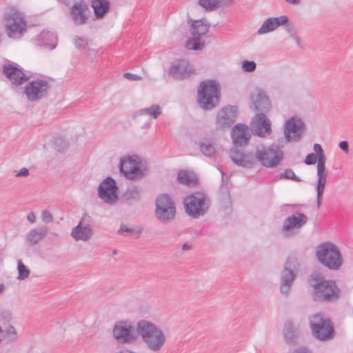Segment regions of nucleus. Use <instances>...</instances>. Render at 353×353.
<instances>
[{
	"label": "nucleus",
	"mask_w": 353,
	"mask_h": 353,
	"mask_svg": "<svg viewBox=\"0 0 353 353\" xmlns=\"http://www.w3.org/2000/svg\"><path fill=\"white\" fill-rule=\"evenodd\" d=\"M312 290V297L317 302H336L341 296V290L334 279H327L319 271L313 272L307 279Z\"/></svg>",
	"instance_id": "nucleus-1"
},
{
	"label": "nucleus",
	"mask_w": 353,
	"mask_h": 353,
	"mask_svg": "<svg viewBox=\"0 0 353 353\" xmlns=\"http://www.w3.org/2000/svg\"><path fill=\"white\" fill-rule=\"evenodd\" d=\"M137 332L142 342L151 352H160L166 342V336L163 330L154 323L142 319L137 323Z\"/></svg>",
	"instance_id": "nucleus-2"
},
{
	"label": "nucleus",
	"mask_w": 353,
	"mask_h": 353,
	"mask_svg": "<svg viewBox=\"0 0 353 353\" xmlns=\"http://www.w3.org/2000/svg\"><path fill=\"white\" fill-rule=\"evenodd\" d=\"M315 256L323 267L330 270H339L343 263L340 249L332 241H327L319 243L316 248Z\"/></svg>",
	"instance_id": "nucleus-3"
},
{
	"label": "nucleus",
	"mask_w": 353,
	"mask_h": 353,
	"mask_svg": "<svg viewBox=\"0 0 353 353\" xmlns=\"http://www.w3.org/2000/svg\"><path fill=\"white\" fill-rule=\"evenodd\" d=\"M119 170L127 179L138 181L147 175L148 168L145 159L132 154L124 156L120 159Z\"/></svg>",
	"instance_id": "nucleus-4"
},
{
	"label": "nucleus",
	"mask_w": 353,
	"mask_h": 353,
	"mask_svg": "<svg viewBox=\"0 0 353 353\" xmlns=\"http://www.w3.org/2000/svg\"><path fill=\"white\" fill-rule=\"evenodd\" d=\"M221 98L219 85L214 80L202 81L199 85L197 102L205 110H210L217 106Z\"/></svg>",
	"instance_id": "nucleus-5"
},
{
	"label": "nucleus",
	"mask_w": 353,
	"mask_h": 353,
	"mask_svg": "<svg viewBox=\"0 0 353 353\" xmlns=\"http://www.w3.org/2000/svg\"><path fill=\"white\" fill-rule=\"evenodd\" d=\"M312 335L316 340L327 342L335 336L333 324L330 319L321 314H315L309 319Z\"/></svg>",
	"instance_id": "nucleus-6"
},
{
	"label": "nucleus",
	"mask_w": 353,
	"mask_h": 353,
	"mask_svg": "<svg viewBox=\"0 0 353 353\" xmlns=\"http://www.w3.org/2000/svg\"><path fill=\"white\" fill-rule=\"evenodd\" d=\"M255 157L263 166L274 168L283 161L284 153L278 145H272L268 147L260 145L256 148Z\"/></svg>",
	"instance_id": "nucleus-7"
},
{
	"label": "nucleus",
	"mask_w": 353,
	"mask_h": 353,
	"mask_svg": "<svg viewBox=\"0 0 353 353\" xmlns=\"http://www.w3.org/2000/svg\"><path fill=\"white\" fill-rule=\"evenodd\" d=\"M155 205V217L160 223L168 224L174 220L176 212V205L168 194L159 195L156 199Z\"/></svg>",
	"instance_id": "nucleus-8"
},
{
	"label": "nucleus",
	"mask_w": 353,
	"mask_h": 353,
	"mask_svg": "<svg viewBox=\"0 0 353 353\" xmlns=\"http://www.w3.org/2000/svg\"><path fill=\"white\" fill-rule=\"evenodd\" d=\"M186 213L194 219L203 216L210 208V200L203 193L192 194L184 199Z\"/></svg>",
	"instance_id": "nucleus-9"
},
{
	"label": "nucleus",
	"mask_w": 353,
	"mask_h": 353,
	"mask_svg": "<svg viewBox=\"0 0 353 353\" xmlns=\"http://www.w3.org/2000/svg\"><path fill=\"white\" fill-rule=\"evenodd\" d=\"M308 221L307 215L295 212L283 221L281 232L285 237H292L300 232Z\"/></svg>",
	"instance_id": "nucleus-10"
},
{
	"label": "nucleus",
	"mask_w": 353,
	"mask_h": 353,
	"mask_svg": "<svg viewBox=\"0 0 353 353\" xmlns=\"http://www.w3.org/2000/svg\"><path fill=\"white\" fill-rule=\"evenodd\" d=\"M113 336L120 343H132L137 339V334L133 323L128 321H119L115 323Z\"/></svg>",
	"instance_id": "nucleus-11"
},
{
	"label": "nucleus",
	"mask_w": 353,
	"mask_h": 353,
	"mask_svg": "<svg viewBox=\"0 0 353 353\" xmlns=\"http://www.w3.org/2000/svg\"><path fill=\"white\" fill-rule=\"evenodd\" d=\"M6 27L9 37L20 38L26 31V21L17 12H10L4 16Z\"/></svg>",
	"instance_id": "nucleus-12"
},
{
	"label": "nucleus",
	"mask_w": 353,
	"mask_h": 353,
	"mask_svg": "<svg viewBox=\"0 0 353 353\" xmlns=\"http://www.w3.org/2000/svg\"><path fill=\"white\" fill-rule=\"evenodd\" d=\"M118 190L116 181L111 177H106L99 185L98 195L103 203L114 205L119 199Z\"/></svg>",
	"instance_id": "nucleus-13"
},
{
	"label": "nucleus",
	"mask_w": 353,
	"mask_h": 353,
	"mask_svg": "<svg viewBox=\"0 0 353 353\" xmlns=\"http://www.w3.org/2000/svg\"><path fill=\"white\" fill-rule=\"evenodd\" d=\"M50 88L47 81L37 79L28 83L24 92L30 101H34L46 97Z\"/></svg>",
	"instance_id": "nucleus-14"
},
{
	"label": "nucleus",
	"mask_w": 353,
	"mask_h": 353,
	"mask_svg": "<svg viewBox=\"0 0 353 353\" xmlns=\"http://www.w3.org/2000/svg\"><path fill=\"white\" fill-rule=\"evenodd\" d=\"M238 114L236 106L227 105L223 107L216 115V126L218 129L225 131L234 123Z\"/></svg>",
	"instance_id": "nucleus-15"
},
{
	"label": "nucleus",
	"mask_w": 353,
	"mask_h": 353,
	"mask_svg": "<svg viewBox=\"0 0 353 353\" xmlns=\"http://www.w3.org/2000/svg\"><path fill=\"white\" fill-rule=\"evenodd\" d=\"M169 75L176 80H183L194 74V69L188 60L177 59L170 65Z\"/></svg>",
	"instance_id": "nucleus-16"
},
{
	"label": "nucleus",
	"mask_w": 353,
	"mask_h": 353,
	"mask_svg": "<svg viewBox=\"0 0 353 353\" xmlns=\"http://www.w3.org/2000/svg\"><path fill=\"white\" fill-rule=\"evenodd\" d=\"M90 221V217L84 215L78 225L72 228L71 231L72 237L76 241H88L93 234Z\"/></svg>",
	"instance_id": "nucleus-17"
},
{
	"label": "nucleus",
	"mask_w": 353,
	"mask_h": 353,
	"mask_svg": "<svg viewBox=\"0 0 353 353\" xmlns=\"http://www.w3.org/2000/svg\"><path fill=\"white\" fill-rule=\"evenodd\" d=\"M296 268L294 265L288 263L281 272L280 276V292L282 295L288 296L289 294L296 276Z\"/></svg>",
	"instance_id": "nucleus-18"
},
{
	"label": "nucleus",
	"mask_w": 353,
	"mask_h": 353,
	"mask_svg": "<svg viewBox=\"0 0 353 353\" xmlns=\"http://www.w3.org/2000/svg\"><path fill=\"white\" fill-rule=\"evenodd\" d=\"M69 11L74 24L81 26L87 23L89 18V8L84 1L81 0L74 3Z\"/></svg>",
	"instance_id": "nucleus-19"
},
{
	"label": "nucleus",
	"mask_w": 353,
	"mask_h": 353,
	"mask_svg": "<svg viewBox=\"0 0 353 353\" xmlns=\"http://www.w3.org/2000/svg\"><path fill=\"white\" fill-rule=\"evenodd\" d=\"M3 72L12 84L17 85L24 83L30 79V77L26 75L17 64H4Z\"/></svg>",
	"instance_id": "nucleus-20"
},
{
	"label": "nucleus",
	"mask_w": 353,
	"mask_h": 353,
	"mask_svg": "<svg viewBox=\"0 0 353 353\" xmlns=\"http://www.w3.org/2000/svg\"><path fill=\"white\" fill-rule=\"evenodd\" d=\"M271 121L263 112L256 114L250 124L251 132H271Z\"/></svg>",
	"instance_id": "nucleus-21"
},
{
	"label": "nucleus",
	"mask_w": 353,
	"mask_h": 353,
	"mask_svg": "<svg viewBox=\"0 0 353 353\" xmlns=\"http://www.w3.org/2000/svg\"><path fill=\"white\" fill-rule=\"evenodd\" d=\"M288 22H289V18L287 15L268 18L257 30V34H263L272 32L279 26L286 24Z\"/></svg>",
	"instance_id": "nucleus-22"
},
{
	"label": "nucleus",
	"mask_w": 353,
	"mask_h": 353,
	"mask_svg": "<svg viewBox=\"0 0 353 353\" xmlns=\"http://www.w3.org/2000/svg\"><path fill=\"white\" fill-rule=\"evenodd\" d=\"M251 100L256 111L268 112L270 109V101L265 93L261 90H256L252 93Z\"/></svg>",
	"instance_id": "nucleus-23"
},
{
	"label": "nucleus",
	"mask_w": 353,
	"mask_h": 353,
	"mask_svg": "<svg viewBox=\"0 0 353 353\" xmlns=\"http://www.w3.org/2000/svg\"><path fill=\"white\" fill-rule=\"evenodd\" d=\"M316 175L318 177L316 185L317 192V205L319 207L321 204L322 196L327 181V173L325 172V165H323L322 159L318 162L316 166Z\"/></svg>",
	"instance_id": "nucleus-24"
},
{
	"label": "nucleus",
	"mask_w": 353,
	"mask_h": 353,
	"mask_svg": "<svg viewBox=\"0 0 353 353\" xmlns=\"http://www.w3.org/2000/svg\"><path fill=\"white\" fill-rule=\"evenodd\" d=\"M37 45L43 46L49 50H53L57 46V37L54 32L43 30L37 36Z\"/></svg>",
	"instance_id": "nucleus-25"
},
{
	"label": "nucleus",
	"mask_w": 353,
	"mask_h": 353,
	"mask_svg": "<svg viewBox=\"0 0 353 353\" xmlns=\"http://www.w3.org/2000/svg\"><path fill=\"white\" fill-rule=\"evenodd\" d=\"M47 229L40 227L30 230L26 235L25 242L29 246L38 244L46 236Z\"/></svg>",
	"instance_id": "nucleus-26"
},
{
	"label": "nucleus",
	"mask_w": 353,
	"mask_h": 353,
	"mask_svg": "<svg viewBox=\"0 0 353 353\" xmlns=\"http://www.w3.org/2000/svg\"><path fill=\"white\" fill-rule=\"evenodd\" d=\"M306 125L298 116L292 117L285 121L283 132H304Z\"/></svg>",
	"instance_id": "nucleus-27"
},
{
	"label": "nucleus",
	"mask_w": 353,
	"mask_h": 353,
	"mask_svg": "<svg viewBox=\"0 0 353 353\" xmlns=\"http://www.w3.org/2000/svg\"><path fill=\"white\" fill-rule=\"evenodd\" d=\"M91 7L97 19H102L109 12L110 2L108 0H92Z\"/></svg>",
	"instance_id": "nucleus-28"
},
{
	"label": "nucleus",
	"mask_w": 353,
	"mask_h": 353,
	"mask_svg": "<svg viewBox=\"0 0 353 353\" xmlns=\"http://www.w3.org/2000/svg\"><path fill=\"white\" fill-rule=\"evenodd\" d=\"M230 157L235 164L242 167H250L253 163L252 157L243 154L236 149L230 150Z\"/></svg>",
	"instance_id": "nucleus-29"
},
{
	"label": "nucleus",
	"mask_w": 353,
	"mask_h": 353,
	"mask_svg": "<svg viewBox=\"0 0 353 353\" xmlns=\"http://www.w3.org/2000/svg\"><path fill=\"white\" fill-rule=\"evenodd\" d=\"M283 335L288 343H295L298 336L297 328L292 323L287 322L285 323L283 329Z\"/></svg>",
	"instance_id": "nucleus-30"
},
{
	"label": "nucleus",
	"mask_w": 353,
	"mask_h": 353,
	"mask_svg": "<svg viewBox=\"0 0 353 353\" xmlns=\"http://www.w3.org/2000/svg\"><path fill=\"white\" fill-rule=\"evenodd\" d=\"M178 181L185 185H194L196 183L197 178L192 172L181 170L178 174Z\"/></svg>",
	"instance_id": "nucleus-31"
},
{
	"label": "nucleus",
	"mask_w": 353,
	"mask_h": 353,
	"mask_svg": "<svg viewBox=\"0 0 353 353\" xmlns=\"http://www.w3.org/2000/svg\"><path fill=\"white\" fill-rule=\"evenodd\" d=\"M192 36L201 37L205 34L209 30V24L203 22V20H196L192 23Z\"/></svg>",
	"instance_id": "nucleus-32"
},
{
	"label": "nucleus",
	"mask_w": 353,
	"mask_h": 353,
	"mask_svg": "<svg viewBox=\"0 0 353 353\" xmlns=\"http://www.w3.org/2000/svg\"><path fill=\"white\" fill-rule=\"evenodd\" d=\"M52 146L55 150L60 153H65L69 147L68 141L61 134H59L53 139Z\"/></svg>",
	"instance_id": "nucleus-33"
},
{
	"label": "nucleus",
	"mask_w": 353,
	"mask_h": 353,
	"mask_svg": "<svg viewBox=\"0 0 353 353\" xmlns=\"http://www.w3.org/2000/svg\"><path fill=\"white\" fill-rule=\"evenodd\" d=\"M222 0H199L198 5L205 12H211L216 10L221 6Z\"/></svg>",
	"instance_id": "nucleus-34"
},
{
	"label": "nucleus",
	"mask_w": 353,
	"mask_h": 353,
	"mask_svg": "<svg viewBox=\"0 0 353 353\" xmlns=\"http://www.w3.org/2000/svg\"><path fill=\"white\" fill-rule=\"evenodd\" d=\"M200 149L202 153L207 156L211 157L216 152V149L211 140L205 139L200 143Z\"/></svg>",
	"instance_id": "nucleus-35"
},
{
	"label": "nucleus",
	"mask_w": 353,
	"mask_h": 353,
	"mask_svg": "<svg viewBox=\"0 0 353 353\" xmlns=\"http://www.w3.org/2000/svg\"><path fill=\"white\" fill-rule=\"evenodd\" d=\"M250 134H232L233 143L236 147L244 146L250 139Z\"/></svg>",
	"instance_id": "nucleus-36"
},
{
	"label": "nucleus",
	"mask_w": 353,
	"mask_h": 353,
	"mask_svg": "<svg viewBox=\"0 0 353 353\" xmlns=\"http://www.w3.org/2000/svg\"><path fill=\"white\" fill-rule=\"evenodd\" d=\"M186 47L190 50H202L205 47V42L201 41L200 37L193 36L192 39L187 41Z\"/></svg>",
	"instance_id": "nucleus-37"
},
{
	"label": "nucleus",
	"mask_w": 353,
	"mask_h": 353,
	"mask_svg": "<svg viewBox=\"0 0 353 353\" xmlns=\"http://www.w3.org/2000/svg\"><path fill=\"white\" fill-rule=\"evenodd\" d=\"M140 112L149 115L154 119H157L161 114V108L159 105H152L149 108L142 109Z\"/></svg>",
	"instance_id": "nucleus-38"
},
{
	"label": "nucleus",
	"mask_w": 353,
	"mask_h": 353,
	"mask_svg": "<svg viewBox=\"0 0 353 353\" xmlns=\"http://www.w3.org/2000/svg\"><path fill=\"white\" fill-rule=\"evenodd\" d=\"M17 270L19 273V276L17 277L18 279L25 280L29 276L30 273V270L20 260L18 261Z\"/></svg>",
	"instance_id": "nucleus-39"
},
{
	"label": "nucleus",
	"mask_w": 353,
	"mask_h": 353,
	"mask_svg": "<svg viewBox=\"0 0 353 353\" xmlns=\"http://www.w3.org/2000/svg\"><path fill=\"white\" fill-rule=\"evenodd\" d=\"M301 134H285L284 140L279 143L280 147H283L285 143L289 142H297L301 139Z\"/></svg>",
	"instance_id": "nucleus-40"
},
{
	"label": "nucleus",
	"mask_w": 353,
	"mask_h": 353,
	"mask_svg": "<svg viewBox=\"0 0 353 353\" xmlns=\"http://www.w3.org/2000/svg\"><path fill=\"white\" fill-rule=\"evenodd\" d=\"M256 64L254 61H243L242 62V70L246 72H252L256 70Z\"/></svg>",
	"instance_id": "nucleus-41"
},
{
	"label": "nucleus",
	"mask_w": 353,
	"mask_h": 353,
	"mask_svg": "<svg viewBox=\"0 0 353 353\" xmlns=\"http://www.w3.org/2000/svg\"><path fill=\"white\" fill-rule=\"evenodd\" d=\"M280 179H292L295 181H299L300 179L298 176H296L295 173L291 169H288L285 170L284 172L280 174Z\"/></svg>",
	"instance_id": "nucleus-42"
},
{
	"label": "nucleus",
	"mask_w": 353,
	"mask_h": 353,
	"mask_svg": "<svg viewBox=\"0 0 353 353\" xmlns=\"http://www.w3.org/2000/svg\"><path fill=\"white\" fill-rule=\"evenodd\" d=\"M118 232L121 235H134V230L126 224H121Z\"/></svg>",
	"instance_id": "nucleus-43"
},
{
	"label": "nucleus",
	"mask_w": 353,
	"mask_h": 353,
	"mask_svg": "<svg viewBox=\"0 0 353 353\" xmlns=\"http://www.w3.org/2000/svg\"><path fill=\"white\" fill-rule=\"evenodd\" d=\"M314 151L315 154L318 156V162L321 159L323 161V165H325V157L323 154V150L321 146V145L318 143H315L314 145Z\"/></svg>",
	"instance_id": "nucleus-44"
},
{
	"label": "nucleus",
	"mask_w": 353,
	"mask_h": 353,
	"mask_svg": "<svg viewBox=\"0 0 353 353\" xmlns=\"http://www.w3.org/2000/svg\"><path fill=\"white\" fill-rule=\"evenodd\" d=\"M41 218L42 221L45 223H50L53 221L52 214L48 210H44L41 212Z\"/></svg>",
	"instance_id": "nucleus-45"
},
{
	"label": "nucleus",
	"mask_w": 353,
	"mask_h": 353,
	"mask_svg": "<svg viewBox=\"0 0 353 353\" xmlns=\"http://www.w3.org/2000/svg\"><path fill=\"white\" fill-rule=\"evenodd\" d=\"M248 126L243 123H237L232 128L230 132H248Z\"/></svg>",
	"instance_id": "nucleus-46"
},
{
	"label": "nucleus",
	"mask_w": 353,
	"mask_h": 353,
	"mask_svg": "<svg viewBox=\"0 0 353 353\" xmlns=\"http://www.w3.org/2000/svg\"><path fill=\"white\" fill-rule=\"evenodd\" d=\"M13 174L16 178L28 177L30 174V171L26 168H22L20 170H14Z\"/></svg>",
	"instance_id": "nucleus-47"
},
{
	"label": "nucleus",
	"mask_w": 353,
	"mask_h": 353,
	"mask_svg": "<svg viewBox=\"0 0 353 353\" xmlns=\"http://www.w3.org/2000/svg\"><path fill=\"white\" fill-rule=\"evenodd\" d=\"M127 195L129 198L133 199H138L140 196V190L136 187L128 189L127 191Z\"/></svg>",
	"instance_id": "nucleus-48"
},
{
	"label": "nucleus",
	"mask_w": 353,
	"mask_h": 353,
	"mask_svg": "<svg viewBox=\"0 0 353 353\" xmlns=\"http://www.w3.org/2000/svg\"><path fill=\"white\" fill-rule=\"evenodd\" d=\"M291 353H313V351L307 345H299L294 348Z\"/></svg>",
	"instance_id": "nucleus-49"
},
{
	"label": "nucleus",
	"mask_w": 353,
	"mask_h": 353,
	"mask_svg": "<svg viewBox=\"0 0 353 353\" xmlns=\"http://www.w3.org/2000/svg\"><path fill=\"white\" fill-rule=\"evenodd\" d=\"M307 165H314L318 163V156L315 153H311L307 155L304 161Z\"/></svg>",
	"instance_id": "nucleus-50"
},
{
	"label": "nucleus",
	"mask_w": 353,
	"mask_h": 353,
	"mask_svg": "<svg viewBox=\"0 0 353 353\" xmlns=\"http://www.w3.org/2000/svg\"><path fill=\"white\" fill-rule=\"evenodd\" d=\"M88 40L81 37H77L74 40V45L75 47L78 49H80L81 48H85L86 46H88Z\"/></svg>",
	"instance_id": "nucleus-51"
},
{
	"label": "nucleus",
	"mask_w": 353,
	"mask_h": 353,
	"mask_svg": "<svg viewBox=\"0 0 353 353\" xmlns=\"http://www.w3.org/2000/svg\"><path fill=\"white\" fill-rule=\"evenodd\" d=\"M123 77H125L127 79L132 81H139L141 79L140 76L130 72L124 73Z\"/></svg>",
	"instance_id": "nucleus-52"
},
{
	"label": "nucleus",
	"mask_w": 353,
	"mask_h": 353,
	"mask_svg": "<svg viewBox=\"0 0 353 353\" xmlns=\"http://www.w3.org/2000/svg\"><path fill=\"white\" fill-rule=\"evenodd\" d=\"M285 26V28L286 32H288L290 37H292L293 34H296L294 31V28L292 24L289 23L288 22L286 24H284Z\"/></svg>",
	"instance_id": "nucleus-53"
},
{
	"label": "nucleus",
	"mask_w": 353,
	"mask_h": 353,
	"mask_svg": "<svg viewBox=\"0 0 353 353\" xmlns=\"http://www.w3.org/2000/svg\"><path fill=\"white\" fill-rule=\"evenodd\" d=\"M27 220L30 223H34L36 221V215L34 212H30L27 214Z\"/></svg>",
	"instance_id": "nucleus-54"
},
{
	"label": "nucleus",
	"mask_w": 353,
	"mask_h": 353,
	"mask_svg": "<svg viewBox=\"0 0 353 353\" xmlns=\"http://www.w3.org/2000/svg\"><path fill=\"white\" fill-rule=\"evenodd\" d=\"M339 147L342 150H343L346 153L348 152V143L347 141H341L339 143Z\"/></svg>",
	"instance_id": "nucleus-55"
},
{
	"label": "nucleus",
	"mask_w": 353,
	"mask_h": 353,
	"mask_svg": "<svg viewBox=\"0 0 353 353\" xmlns=\"http://www.w3.org/2000/svg\"><path fill=\"white\" fill-rule=\"evenodd\" d=\"M290 5L297 6L301 3V0H285Z\"/></svg>",
	"instance_id": "nucleus-56"
},
{
	"label": "nucleus",
	"mask_w": 353,
	"mask_h": 353,
	"mask_svg": "<svg viewBox=\"0 0 353 353\" xmlns=\"http://www.w3.org/2000/svg\"><path fill=\"white\" fill-rule=\"evenodd\" d=\"M7 333L9 335H13V336H15L17 334V332L13 326H10L8 327Z\"/></svg>",
	"instance_id": "nucleus-57"
},
{
	"label": "nucleus",
	"mask_w": 353,
	"mask_h": 353,
	"mask_svg": "<svg viewBox=\"0 0 353 353\" xmlns=\"http://www.w3.org/2000/svg\"><path fill=\"white\" fill-rule=\"evenodd\" d=\"M294 40H295L296 43L298 46L300 44V39L299 37L296 35V34H293L292 37H291Z\"/></svg>",
	"instance_id": "nucleus-58"
},
{
	"label": "nucleus",
	"mask_w": 353,
	"mask_h": 353,
	"mask_svg": "<svg viewBox=\"0 0 353 353\" xmlns=\"http://www.w3.org/2000/svg\"><path fill=\"white\" fill-rule=\"evenodd\" d=\"M183 250H188L189 249H190V245L187 244V243H185L183 245Z\"/></svg>",
	"instance_id": "nucleus-59"
},
{
	"label": "nucleus",
	"mask_w": 353,
	"mask_h": 353,
	"mask_svg": "<svg viewBox=\"0 0 353 353\" xmlns=\"http://www.w3.org/2000/svg\"><path fill=\"white\" fill-rule=\"evenodd\" d=\"M5 290V285L2 283H0V294H1Z\"/></svg>",
	"instance_id": "nucleus-60"
},
{
	"label": "nucleus",
	"mask_w": 353,
	"mask_h": 353,
	"mask_svg": "<svg viewBox=\"0 0 353 353\" xmlns=\"http://www.w3.org/2000/svg\"><path fill=\"white\" fill-rule=\"evenodd\" d=\"M256 134V135H258V136H259V137H264V135H265V134H261V133H259V134Z\"/></svg>",
	"instance_id": "nucleus-61"
},
{
	"label": "nucleus",
	"mask_w": 353,
	"mask_h": 353,
	"mask_svg": "<svg viewBox=\"0 0 353 353\" xmlns=\"http://www.w3.org/2000/svg\"><path fill=\"white\" fill-rule=\"evenodd\" d=\"M113 254H117V250H114V251L113 252Z\"/></svg>",
	"instance_id": "nucleus-62"
},
{
	"label": "nucleus",
	"mask_w": 353,
	"mask_h": 353,
	"mask_svg": "<svg viewBox=\"0 0 353 353\" xmlns=\"http://www.w3.org/2000/svg\"><path fill=\"white\" fill-rule=\"evenodd\" d=\"M221 174L223 176L224 172L223 171H221Z\"/></svg>",
	"instance_id": "nucleus-63"
}]
</instances>
